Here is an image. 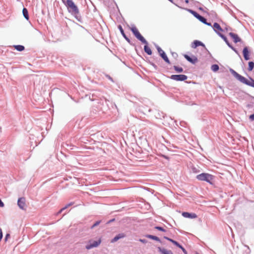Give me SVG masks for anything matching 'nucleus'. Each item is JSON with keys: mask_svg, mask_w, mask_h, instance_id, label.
Returning a JSON list of instances; mask_svg holds the SVG:
<instances>
[{"mask_svg": "<svg viewBox=\"0 0 254 254\" xmlns=\"http://www.w3.org/2000/svg\"><path fill=\"white\" fill-rule=\"evenodd\" d=\"M63 3L66 7L68 12L73 16L78 22L83 23V19L80 14L79 9L72 0H66Z\"/></svg>", "mask_w": 254, "mask_h": 254, "instance_id": "f257e3e1", "label": "nucleus"}, {"mask_svg": "<svg viewBox=\"0 0 254 254\" xmlns=\"http://www.w3.org/2000/svg\"><path fill=\"white\" fill-rule=\"evenodd\" d=\"M229 71L231 74L239 81L248 86L254 88V79L253 78L249 77L250 80H249L246 77L237 73L232 68H230L229 69Z\"/></svg>", "mask_w": 254, "mask_h": 254, "instance_id": "f03ea898", "label": "nucleus"}, {"mask_svg": "<svg viewBox=\"0 0 254 254\" xmlns=\"http://www.w3.org/2000/svg\"><path fill=\"white\" fill-rule=\"evenodd\" d=\"M196 179L199 181L206 182L211 185H214L215 176L207 173H202L196 176Z\"/></svg>", "mask_w": 254, "mask_h": 254, "instance_id": "7ed1b4c3", "label": "nucleus"}, {"mask_svg": "<svg viewBox=\"0 0 254 254\" xmlns=\"http://www.w3.org/2000/svg\"><path fill=\"white\" fill-rule=\"evenodd\" d=\"M130 30L136 39H137L139 41H140L143 44H147V41L141 35V34L138 30V29L136 28V27L134 25H133L131 27V28H130Z\"/></svg>", "mask_w": 254, "mask_h": 254, "instance_id": "20e7f679", "label": "nucleus"}, {"mask_svg": "<svg viewBox=\"0 0 254 254\" xmlns=\"http://www.w3.org/2000/svg\"><path fill=\"white\" fill-rule=\"evenodd\" d=\"M101 243V239L95 241L93 239H90L88 241L87 245L85 246V248L87 250H90L94 248H97L98 247Z\"/></svg>", "mask_w": 254, "mask_h": 254, "instance_id": "39448f33", "label": "nucleus"}, {"mask_svg": "<svg viewBox=\"0 0 254 254\" xmlns=\"http://www.w3.org/2000/svg\"><path fill=\"white\" fill-rule=\"evenodd\" d=\"M155 47L161 58L168 64H170V61L168 58L165 52L157 45H155Z\"/></svg>", "mask_w": 254, "mask_h": 254, "instance_id": "423d86ee", "label": "nucleus"}, {"mask_svg": "<svg viewBox=\"0 0 254 254\" xmlns=\"http://www.w3.org/2000/svg\"><path fill=\"white\" fill-rule=\"evenodd\" d=\"M170 78L175 81H183L188 79V76L185 74H173L170 76Z\"/></svg>", "mask_w": 254, "mask_h": 254, "instance_id": "0eeeda50", "label": "nucleus"}, {"mask_svg": "<svg viewBox=\"0 0 254 254\" xmlns=\"http://www.w3.org/2000/svg\"><path fill=\"white\" fill-rule=\"evenodd\" d=\"M25 202L26 200L25 197H21L19 198L17 201V205L18 207L22 210H25L26 206Z\"/></svg>", "mask_w": 254, "mask_h": 254, "instance_id": "6e6552de", "label": "nucleus"}, {"mask_svg": "<svg viewBox=\"0 0 254 254\" xmlns=\"http://www.w3.org/2000/svg\"><path fill=\"white\" fill-rule=\"evenodd\" d=\"M243 55L244 59L246 61H248L250 59V52L248 47H245L243 50Z\"/></svg>", "mask_w": 254, "mask_h": 254, "instance_id": "1a4fd4ad", "label": "nucleus"}, {"mask_svg": "<svg viewBox=\"0 0 254 254\" xmlns=\"http://www.w3.org/2000/svg\"><path fill=\"white\" fill-rule=\"evenodd\" d=\"M184 57L188 62L192 64H195L198 61L197 58L194 56L190 57V56L185 54L184 55Z\"/></svg>", "mask_w": 254, "mask_h": 254, "instance_id": "9d476101", "label": "nucleus"}, {"mask_svg": "<svg viewBox=\"0 0 254 254\" xmlns=\"http://www.w3.org/2000/svg\"><path fill=\"white\" fill-rule=\"evenodd\" d=\"M182 216L185 218H195L197 217V215L194 213H190L188 212H183L182 213Z\"/></svg>", "mask_w": 254, "mask_h": 254, "instance_id": "9b49d317", "label": "nucleus"}, {"mask_svg": "<svg viewBox=\"0 0 254 254\" xmlns=\"http://www.w3.org/2000/svg\"><path fill=\"white\" fill-rule=\"evenodd\" d=\"M126 235L124 233H119L111 240V242L112 243H114L118 241L119 240H120V239H122L126 237Z\"/></svg>", "mask_w": 254, "mask_h": 254, "instance_id": "f8f14e48", "label": "nucleus"}, {"mask_svg": "<svg viewBox=\"0 0 254 254\" xmlns=\"http://www.w3.org/2000/svg\"><path fill=\"white\" fill-rule=\"evenodd\" d=\"M105 99V100H104L105 104L107 106L106 107H105V108L104 109L105 111H107L108 109H109L110 108V106L112 108H114V106L116 108L117 107V106L115 103L111 102L110 101H109L106 99Z\"/></svg>", "mask_w": 254, "mask_h": 254, "instance_id": "ddd939ff", "label": "nucleus"}, {"mask_svg": "<svg viewBox=\"0 0 254 254\" xmlns=\"http://www.w3.org/2000/svg\"><path fill=\"white\" fill-rule=\"evenodd\" d=\"M230 36L233 39L235 43H237L241 41V39L238 36L237 34L233 32L229 33Z\"/></svg>", "mask_w": 254, "mask_h": 254, "instance_id": "4468645a", "label": "nucleus"}, {"mask_svg": "<svg viewBox=\"0 0 254 254\" xmlns=\"http://www.w3.org/2000/svg\"><path fill=\"white\" fill-rule=\"evenodd\" d=\"M118 28L119 29L122 35L123 36V37L127 41V42L129 44H131V41L127 37V36L126 35L124 30L122 26L121 25H119L118 26Z\"/></svg>", "mask_w": 254, "mask_h": 254, "instance_id": "2eb2a0df", "label": "nucleus"}, {"mask_svg": "<svg viewBox=\"0 0 254 254\" xmlns=\"http://www.w3.org/2000/svg\"><path fill=\"white\" fill-rule=\"evenodd\" d=\"M198 46H202L205 47V45L200 41L194 40L191 44V47L192 48H196Z\"/></svg>", "mask_w": 254, "mask_h": 254, "instance_id": "dca6fc26", "label": "nucleus"}, {"mask_svg": "<svg viewBox=\"0 0 254 254\" xmlns=\"http://www.w3.org/2000/svg\"><path fill=\"white\" fill-rule=\"evenodd\" d=\"M212 27L217 34V32H220L219 31H223L222 28L221 27L220 25L217 22H214Z\"/></svg>", "mask_w": 254, "mask_h": 254, "instance_id": "f3484780", "label": "nucleus"}, {"mask_svg": "<svg viewBox=\"0 0 254 254\" xmlns=\"http://www.w3.org/2000/svg\"><path fill=\"white\" fill-rule=\"evenodd\" d=\"M157 249L161 254H173V252L171 250H167L160 247H158Z\"/></svg>", "mask_w": 254, "mask_h": 254, "instance_id": "a211bd4d", "label": "nucleus"}, {"mask_svg": "<svg viewBox=\"0 0 254 254\" xmlns=\"http://www.w3.org/2000/svg\"><path fill=\"white\" fill-rule=\"evenodd\" d=\"M145 45L144 46V52L148 55H151L152 54V50L148 46V43L147 42V44H144Z\"/></svg>", "mask_w": 254, "mask_h": 254, "instance_id": "6ab92c4d", "label": "nucleus"}, {"mask_svg": "<svg viewBox=\"0 0 254 254\" xmlns=\"http://www.w3.org/2000/svg\"><path fill=\"white\" fill-rule=\"evenodd\" d=\"M217 34L225 42L226 44L227 45L228 47H229L231 45L229 43L226 36H225L224 34H222L220 32H217Z\"/></svg>", "mask_w": 254, "mask_h": 254, "instance_id": "aec40b11", "label": "nucleus"}, {"mask_svg": "<svg viewBox=\"0 0 254 254\" xmlns=\"http://www.w3.org/2000/svg\"><path fill=\"white\" fill-rule=\"evenodd\" d=\"M145 237L147 238H149V239H150L151 240H155L156 241H157L159 243H161V241L160 240V239H159V237L156 236H154V235H150V234H147L145 236Z\"/></svg>", "mask_w": 254, "mask_h": 254, "instance_id": "412c9836", "label": "nucleus"}, {"mask_svg": "<svg viewBox=\"0 0 254 254\" xmlns=\"http://www.w3.org/2000/svg\"><path fill=\"white\" fill-rule=\"evenodd\" d=\"M22 13L24 18L28 20L29 19V16L28 14V10L26 8L24 7L22 10Z\"/></svg>", "mask_w": 254, "mask_h": 254, "instance_id": "4be33fe9", "label": "nucleus"}, {"mask_svg": "<svg viewBox=\"0 0 254 254\" xmlns=\"http://www.w3.org/2000/svg\"><path fill=\"white\" fill-rule=\"evenodd\" d=\"M13 47L15 50L19 52H22L25 50L24 46L21 45H14Z\"/></svg>", "mask_w": 254, "mask_h": 254, "instance_id": "5701e85b", "label": "nucleus"}, {"mask_svg": "<svg viewBox=\"0 0 254 254\" xmlns=\"http://www.w3.org/2000/svg\"><path fill=\"white\" fill-rule=\"evenodd\" d=\"M194 17L202 23L203 22H206V18L198 14V13L196 14V15Z\"/></svg>", "mask_w": 254, "mask_h": 254, "instance_id": "b1692460", "label": "nucleus"}, {"mask_svg": "<svg viewBox=\"0 0 254 254\" xmlns=\"http://www.w3.org/2000/svg\"><path fill=\"white\" fill-rule=\"evenodd\" d=\"M173 68L177 73H182L184 72V69L182 67L174 65Z\"/></svg>", "mask_w": 254, "mask_h": 254, "instance_id": "393cba45", "label": "nucleus"}, {"mask_svg": "<svg viewBox=\"0 0 254 254\" xmlns=\"http://www.w3.org/2000/svg\"><path fill=\"white\" fill-rule=\"evenodd\" d=\"M74 203L73 202H70L69 203H68L67 204H66L64 207L63 208H62V209H61L57 213V214H59L60 213H61L64 210H65V209H66L67 207H68L69 206L72 205Z\"/></svg>", "mask_w": 254, "mask_h": 254, "instance_id": "a878e982", "label": "nucleus"}, {"mask_svg": "<svg viewBox=\"0 0 254 254\" xmlns=\"http://www.w3.org/2000/svg\"><path fill=\"white\" fill-rule=\"evenodd\" d=\"M219 69V66L217 64H213L211 66V69L214 72L218 71Z\"/></svg>", "mask_w": 254, "mask_h": 254, "instance_id": "bb28decb", "label": "nucleus"}, {"mask_svg": "<svg viewBox=\"0 0 254 254\" xmlns=\"http://www.w3.org/2000/svg\"><path fill=\"white\" fill-rule=\"evenodd\" d=\"M254 68V62L252 61H250L248 63V70L249 71H251L253 70Z\"/></svg>", "mask_w": 254, "mask_h": 254, "instance_id": "cd10ccee", "label": "nucleus"}, {"mask_svg": "<svg viewBox=\"0 0 254 254\" xmlns=\"http://www.w3.org/2000/svg\"><path fill=\"white\" fill-rule=\"evenodd\" d=\"M165 116V114L161 112H158L157 114L156 115V118L160 119L164 118Z\"/></svg>", "mask_w": 254, "mask_h": 254, "instance_id": "c85d7f7f", "label": "nucleus"}, {"mask_svg": "<svg viewBox=\"0 0 254 254\" xmlns=\"http://www.w3.org/2000/svg\"><path fill=\"white\" fill-rule=\"evenodd\" d=\"M183 8L184 9V8ZM184 9H185L187 11H188V12H189L190 13L192 14L194 16H195L196 15V14L197 13V12H196L195 11L190 9L184 8Z\"/></svg>", "mask_w": 254, "mask_h": 254, "instance_id": "c756f323", "label": "nucleus"}, {"mask_svg": "<svg viewBox=\"0 0 254 254\" xmlns=\"http://www.w3.org/2000/svg\"><path fill=\"white\" fill-rule=\"evenodd\" d=\"M154 229L156 230H157L158 231L163 232H166V229H165L164 228H163L162 227H161V226H155Z\"/></svg>", "mask_w": 254, "mask_h": 254, "instance_id": "7c9ffc66", "label": "nucleus"}, {"mask_svg": "<svg viewBox=\"0 0 254 254\" xmlns=\"http://www.w3.org/2000/svg\"><path fill=\"white\" fill-rule=\"evenodd\" d=\"M101 223V221L100 220H99V221H97L96 222H95L90 227L91 229H93L94 227L97 226L98 225H99V224Z\"/></svg>", "mask_w": 254, "mask_h": 254, "instance_id": "2f4dec72", "label": "nucleus"}, {"mask_svg": "<svg viewBox=\"0 0 254 254\" xmlns=\"http://www.w3.org/2000/svg\"><path fill=\"white\" fill-rule=\"evenodd\" d=\"M229 47L233 51H234L235 53L238 55L240 57H241L238 50L235 48H234L232 45H231Z\"/></svg>", "mask_w": 254, "mask_h": 254, "instance_id": "473e14b6", "label": "nucleus"}, {"mask_svg": "<svg viewBox=\"0 0 254 254\" xmlns=\"http://www.w3.org/2000/svg\"><path fill=\"white\" fill-rule=\"evenodd\" d=\"M173 244L178 248H179L181 246V245L179 243H178L177 241L175 240H174V242H173Z\"/></svg>", "mask_w": 254, "mask_h": 254, "instance_id": "72a5a7b5", "label": "nucleus"}, {"mask_svg": "<svg viewBox=\"0 0 254 254\" xmlns=\"http://www.w3.org/2000/svg\"><path fill=\"white\" fill-rule=\"evenodd\" d=\"M76 24L78 26H79L81 28H82L85 32L86 33H88V31L83 26H82V25H80V24L76 23Z\"/></svg>", "mask_w": 254, "mask_h": 254, "instance_id": "f704fd0d", "label": "nucleus"}, {"mask_svg": "<svg viewBox=\"0 0 254 254\" xmlns=\"http://www.w3.org/2000/svg\"><path fill=\"white\" fill-rule=\"evenodd\" d=\"M149 64L154 67L155 69H157L158 66L154 63L149 62Z\"/></svg>", "mask_w": 254, "mask_h": 254, "instance_id": "c9c22d12", "label": "nucleus"}, {"mask_svg": "<svg viewBox=\"0 0 254 254\" xmlns=\"http://www.w3.org/2000/svg\"><path fill=\"white\" fill-rule=\"evenodd\" d=\"M180 249H181L182 251L183 252L184 254H187V251H186V250L181 245L180 247H179Z\"/></svg>", "mask_w": 254, "mask_h": 254, "instance_id": "e433bc0d", "label": "nucleus"}, {"mask_svg": "<svg viewBox=\"0 0 254 254\" xmlns=\"http://www.w3.org/2000/svg\"><path fill=\"white\" fill-rule=\"evenodd\" d=\"M171 54L172 57L175 59H176L178 56V54L176 52H171Z\"/></svg>", "mask_w": 254, "mask_h": 254, "instance_id": "4c0bfd02", "label": "nucleus"}, {"mask_svg": "<svg viewBox=\"0 0 254 254\" xmlns=\"http://www.w3.org/2000/svg\"><path fill=\"white\" fill-rule=\"evenodd\" d=\"M249 119L251 121H254V113L249 116Z\"/></svg>", "mask_w": 254, "mask_h": 254, "instance_id": "58836bf2", "label": "nucleus"}, {"mask_svg": "<svg viewBox=\"0 0 254 254\" xmlns=\"http://www.w3.org/2000/svg\"><path fill=\"white\" fill-rule=\"evenodd\" d=\"M10 237V235L9 234H6L5 237H4V241H6L8 239H9Z\"/></svg>", "mask_w": 254, "mask_h": 254, "instance_id": "ea45409f", "label": "nucleus"}, {"mask_svg": "<svg viewBox=\"0 0 254 254\" xmlns=\"http://www.w3.org/2000/svg\"><path fill=\"white\" fill-rule=\"evenodd\" d=\"M169 1H170L171 3H173L174 4H175L176 6H178V7L180 8H183L182 7L179 6L178 5H177L176 3H175L174 2V0H168Z\"/></svg>", "mask_w": 254, "mask_h": 254, "instance_id": "a19ab883", "label": "nucleus"}, {"mask_svg": "<svg viewBox=\"0 0 254 254\" xmlns=\"http://www.w3.org/2000/svg\"><path fill=\"white\" fill-rule=\"evenodd\" d=\"M169 1H170L171 3H173L174 4H175L176 6H178V7L180 8H183L182 7L179 6L178 5H177L176 3H175L174 2V0H168Z\"/></svg>", "mask_w": 254, "mask_h": 254, "instance_id": "79ce46f5", "label": "nucleus"}, {"mask_svg": "<svg viewBox=\"0 0 254 254\" xmlns=\"http://www.w3.org/2000/svg\"><path fill=\"white\" fill-rule=\"evenodd\" d=\"M169 1H170L171 3H173L174 4H175L176 6H178V7L180 8H183L182 7L179 6L178 5H177L176 3H175L174 2V0H168Z\"/></svg>", "mask_w": 254, "mask_h": 254, "instance_id": "37998d69", "label": "nucleus"}, {"mask_svg": "<svg viewBox=\"0 0 254 254\" xmlns=\"http://www.w3.org/2000/svg\"><path fill=\"white\" fill-rule=\"evenodd\" d=\"M202 23H203V24H206V25H208V26H211V27L212 26L211 25V23H210V22H207V19H206V22H203Z\"/></svg>", "mask_w": 254, "mask_h": 254, "instance_id": "c03bdc74", "label": "nucleus"}, {"mask_svg": "<svg viewBox=\"0 0 254 254\" xmlns=\"http://www.w3.org/2000/svg\"><path fill=\"white\" fill-rule=\"evenodd\" d=\"M2 238V230L0 228V242L1 241V239Z\"/></svg>", "mask_w": 254, "mask_h": 254, "instance_id": "a18cd8bd", "label": "nucleus"}, {"mask_svg": "<svg viewBox=\"0 0 254 254\" xmlns=\"http://www.w3.org/2000/svg\"><path fill=\"white\" fill-rule=\"evenodd\" d=\"M161 157H162L163 158L167 159V160H169V157L165 155H161Z\"/></svg>", "mask_w": 254, "mask_h": 254, "instance_id": "49530a36", "label": "nucleus"}, {"mask_svg": "<svg viewBox=\"0 0 254 254\" xmlns=\"http://www.w3.org/2000/svg\"><path fill=\"white\" fill-rule=\"evenodd\" d=\"M106 77L111 81L114 82L113 78L109 75H107Z\"/></svg>", "mask_w": 254, "mask_h": 254, "instance_id": "de8ad7c7", "label": "nucleus"}, {"mask_svg": "<svg viewBox=\"0 0 254 254\" xmlns=\"http://www.w3.org/2000/svg\"><path fill=\"white\" fill-rule=\"evenodd\" d=\"M4 206V203L2 200L0 199V207H2Z\"/></svg>", "mask_w": 254, "mask_h": 254, "instance_id": "09e8293b", "label": "nucleus"}, {"mask_svg": "<svg viewBox=\"0 0 254 254\" xmlns=\"http://www.w3.org/2000/svg\"><path fill=\"white\" fill-rule=\"evenodd\" d=\"M115 220V218H113V219H111V220H109V221L107 222V224H110V223H111V222H112L114 221Z\"/></svg>", "mask_w": 254, "mask_h": 254, "instance_id": "8fccbe9b", "label": "nucleus"}, {"mask_svg": "<svg viewBox=\"0 0 254 254\" xmlns=\"http://www.w3.org/2000/svg\"><path fill=\"white\" fill-rule=\"evenodd\" d=\"M139 241H140L141 242H142L143 243H145L147 242V240L145 239H140Z\"/></svg>", "mask_w": 254, "mask_h": 254, "instance_id": "3c124183", "label": "nucleus"}, {"mask_svg": "<svg viewBox=\"0 0 254 254\" xmlns=\"http://www.w3.org/2000/svg\"><path fill=\"white\" fill-rule=\"evenodd\" d=\"M168 241L173 243V242H174V240H173L171 238H169V239H168Z\"/></svg>", "mask_w": 254, "mask_h": 254, "instance_id": "603ef678", "label": "nucleus"}, {"mask_svg": "<svg viewBox=\"0 0 254 254\" xmlns=\"http://www.w3.org/2000/svg\"><path fill=\"white\" fill-rule=\"evenodd\" d=\"M163 238L168 241V239H169L170 238L167 236H164Z\"/></svg>", "mask_w": 254, "mask_h": 254, "instance_id": "864d4df0", "label": "nucleus"}, {"mask_svg": "<svg viewBox=\"0 0 254 254\" xmlns=\"http://www.w3.org/2000/svg\"><path fill=\"white\" fill-rule=\"evenodd\" d=\"M185 2L186 3H189V0H185Z\"/></svg>", "mask_w": 254, "mask_h": 254, "instance_id": "5fc2aeb1", "label": "nucleus"}, {"mask_svg": "<svg viewBox=\"0 0 254 254\" xmlns=\"http://www.w3.org/2000/svg\"><path fill=\"white\" fill-rule=\"evenodd\" d=\"M89 98H90V100H91L92 101H94V100H95V99H94V98H92L91 99L90 97H89Z\"/></svg>", "mask_w": 254, "mask_h": 254, "instance_id": "6e6d98bb", "label": "nucleus"}, {"mask_svg": "<svg viewBox=\"0 0 254 254\" xmlns=\"http://www.w3.org/2000/svg\"><path fill=\"white\" fill-rule=\"evenodd\" d=\"M182 124H185V122H180V124L181 125H182Z\"/></svg>", "mask_w": 254, "mask_h": 254, "instance_id": "4d7b16f0", "label": "nucleus"}, {"mask_svg": "<svg viewBox=\"0 0 254 254\" xmlns=\"http://www.w3.org/2000/svg\"><path fill=\"white\" fill-rule=\"evenodd\" d=\"M199 10H203V9H202V7H199Z\"/></svg>", "mask_w": 254, "mask_h": 254, "instance_id": "13d9d810", "label": "nucleus"}, {"mask_svg": "<svg viewBox=\"0 0 254 254\" xmlns=\"http://www.w3.org/2000/svg\"><path fill=\"white\" fill-rule=\"evenodd\" d=\"M63 2H64L66 0H62Z\"/></svg>", "mask_w": 254, "mask_h": 254, "instance_id": "bf43d9fd", "label": "nucleus"}, {"mask_svg": "<svg viewBox=\"0 0 254 254\" xmlns=\"http://www.w3.org/2000/svg\"><path fill=\"white\" fill-rule=\"evenodd\" d=\"M196 254H199L198 253H196Z\"/></svg>", "mask_w": 254, "mask_h": 254, "instance_id": "052dcab7", "label": "nucleus"}]
</instances>
